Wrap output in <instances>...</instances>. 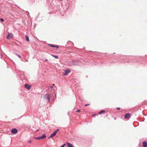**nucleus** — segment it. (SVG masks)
I'll return each instance as SVG.
<instances>
[{
	"label": "nucleus",
	"instance_id": "nucleus-1",
	"mask_svg": "<svg viewBox=\"0 0 147 147\" xmlns=\"http://www.w3.org/2000/svg\"><path fill=\"white\" fill-rule=\"evenodd\" d=\"M73 65H80L81 63V62L79 60H73Z\"/></svg>",
	"mask_w": 147,
	"mask_h": 147
},
{
	"label": "nucleus",
	"instance_id": "nucleus-2",
	"mask_svg": "<svg viewBox=\"0 0 147 147\" xmlns=\"http://www.w3.org/2000/svg\"><path fill=\"white\" fill-rule=\"evenodd\" d=\"M44 97L46 100H47V102H49L50 99V96L49 94H45L44 96Z\"/></svg>",
	"mask_w": 147,
	"mask_h": 147
},
{
	"label": "nucleus",
	"instance_id": "nucleus-3",
	"mask_svg": "<svg viewBox=\"0 0 147 147\" xmlns=\"http://www.w3.org/2000/svg\"><path fill=\"white\" fill-rule=\"evenodd\" d=\"M71 71V70L70 69H67L64 70V72L63 74L65 76H66Z\"/></svg>",
	"mask_w": 147,
	"mask_h": 147
},
{
	"label": "nucleus",
	"instance_id": "nucleus-4",
	"mask_svg": "<svg viewBox=\"0 0 147 147\" xmlns=\"http://www.w3.org/2000/svg\"><path fill=\"white\" fill-rule=\"evenodd\" d=\"M130 117V114L129 113H126L124 115V118L127 120L129 119Z\"/></svg>",
	"mask_w": 147,
	"mask_h": 147
},
{
	"label": "nucleus",
	"instance_id": "nucleus-5",
	"mask_svg": "<svg viewBox=\"0 0 147 147\" xmlns=\"http://www.w3.org/2000/svg\"><path fill=\"white\" fill-rule=\"evenodd\" d=\"M11 131L12 133L15 134L17 133L18 130L16 128H13L11 129Z\"/></svg>",
	"mask_w": 147,
	"mask_h": 147
},
{
	"label": "nucleus",
	"instance_id": "nucleus-6",
	"mask_svg": "<svg viewBox=\"0 0 147 147\" xmlns=\"http://www.w3.org/2000/svg\"><path fill=\"white\" fill-rule=\"evenodd\" d=\"M25 87L26 89L29 90L31 86L27 84H26L25 85Z\"/></svg>",
	"mask_w": 147,
	"mask_h": 147
},
{
	"label": "nucleus",
	"instance_id": "nucleus-7",
	"mask_svg": "<svg viewBox=\"0 0 147 147\" xmlns=\"http://www.w3.org/2000/svg\"><path fill=\"white\" fill-rule=\"evenodd\" d=\"M13 37V35L12 33H8L7 36V39H9L10 38H12Z\"/></svg>",
	"mask_w": 147,
	"mask_h": 147
},
{
	"label": "nucleus",
	"instance_id": "nucleus-8",
	"mask_svg": "<svg viewBox=\"0 0 147 147\" xmlns=\"http://www.w3.org/2000/svg\"><path fill=\"white\" fill-rule=\"evenodd\" d=\"M56 133L55 131H54L53 133H52L51 135L48 138L49 139L51 138H52L53 137L55 136L56 135Z\"/></svg>",
	"mask_w": 147,
	"mask_h": 147
},
{
	"label": "nucleus",
	"instance_id": "nucleus-9",
	"mask_svg": "<svg viewBox=\"0 0 147 147\" xmlns=\"http://www.w3.org/2000/svg\"><path fill=\"white\" fill-rule=\"evenodd\" d=\"M67 144L68 147H74L72 144L69 142H67Z\"/></svg>",
	"mask_w": 147,
	"mask_h": 147
},
{
	"label": "nucleus",
	"instance_id": "nucleus-10",
	"mask_svg": "<svg viewBox=\"0 0 147 147\" xmlns=\"http://www.w3.org/2000/svg\"><path fill=\"white\" fill-rule=\"evenodd\" d=\"M142 145L143 147H147V143L146 142H144L142 143Z\"/></svg>",
	"mask_w": 147,
	"mask_h": 147
},
{
	"label": "nucleus",
	"instance_id": "nucleus-11",
	"mask_svg": "<svg viewBox=\"0 0 147 147\" xmlns=\"http://www.w3.org/2000/svg\"><path fill=\"white\" fill-rule=\"evenodd\" d=\"M46 137V135L45 134H43L40 137L41 139H43Z\"/></svg>",
	"mask_w": 147,
	"mask_h": 147
},
{
	"label": "nucleus",
	"instance_id": "nucleus-12",
	"mask_svg": "<svg viewBox=\"0 0 147 147\" xmlns=\"http://www.w3.org/2000/svg\"><path fill=\"white\" fill-rule=\"evenodd\" d=\"M68 65L69 66L73 65V61H69V62H68Z\"/></svg>",
	"mask_w": 147,
	"mask_h": 147
},
{
	"label": "nucleus",
	"instance_id": "nucleus-13",
	"mask_svg": "<svg viewBox=\"0 0 147 147\" xmlns=\"http://www.w3.org/2000/svg\"><path fill=\"white\" fill-rule=\"evenodd\" d=\"M105 111H104V110H102L100 111L98 113L99 115H100L102 113H105Z\"/></svg>",
	"mask_w": 147,
	"mask_h": 147
},
{
	"label": "nucleus",
	"instance_id": "nucleus-14",
	"mask_svg": "<svg viewBox=\"0 0 147 147\" xmlns=\"http://www.w3.org/2000/svg\"><path fill=\"white\" fill-rule=\"evenodd\" d=\"M26 40L28 41H29V37L27 36H26Z\"/></svg>",
	"mask_w": 147,
	"mask_h": 147
},
{
	"label": "nucleus",
	"instance_id": "nucleus-15",
	"mask_svg": "<svg viewBox=\"0 0 147 147\" xmlns=\"http://www.w3.org/2000/svg\"><path fill=\"white\" fill-rule=\"evenodd\" d=\"M51 55L52 56L55 57L56 59H57L58 58V57L57 55Z\"/></svg>",
	"mask_w": 147,
	"mask_h": 147
},
{
	"label": "nucleus",
	"instance_id": "nucleus-16",
	"mask_svg": "<svg viewBox=\"0 0 147 147\" xmlns=\"http://www.w3.org/2000/svg\"><path fill=\"white\" fill-rule=\"evenodd\" d=\"M48 46H49L50 47H55V45H53L52 44H49L48 45Z\"/></svg>",
	"mask_w": 147,
	"mask_h": 147
},
{
	"label": "nucleus",
	"instance_id": "nucleus-17",
	"mask_svg": "<svg viewBox=\"0 0 147 147\" xmlns=\"http://www.w3.org/2000/svg\"><path fill=\"white\" fill-rule=\"evenodd\" d=\"M35 138L38 140H40L41 139L40 138V137Z\"/></svg>",
	"mask_w": 147,
	"mask_h": 147
},
{
	"label": "nucleus",
	"instance_id": "nucleus-18",
	"mask_svg": "<svg viewBox=\"0 0 147 147\" xmlns=\"http://www.w3.org/2000/svg\"><path fill=\"white\" fill-rule=\"evenodd\" d=\"M59 130V129H57L55 131H54L57 134V132Z\"/></svg>",
	"mask_w": 147,
	"mask_h": 147
},
{
	"label": "nucleus",
	"instance_id": "nucleus-19",
	"mask_svg": "<svg viewBox=\"0 0 147 147\" xmlns=\"http://www.w3.org/2000/svg\"><path fill=\"white\" fill-rule=\"evenodd\" d=\"M16 55H17L19 58H21V57L20 56V55L16 54Z\"/></svg>",
	"mask_w": 147,
	"mask_h": 147
},
{
	"label": "nucleus",
	"instance_id": "nucleus-20",
	"mask_svg": "<svg viewBox=\"0 0 147 147\" xmlns=\"http://www.w3.org/2000/svg\"><path fill=\"white\" fill-rule=\"evenodd\" d=\"M66 144H64L63 145H62V146H61L60 147H64L65 146V145Z\"/></svg>",
	"mask_w": 147,
	"mask_h": 147
},
{
	"label": "nucleus",
	"instance_id": "nucleus-21",
	"mask_svg": "<svg viewBox=\"0 0 147 147\" xmlns=\"http://www.w3.org/2000/svg\"><path fill=\"white\" fill-rule=\"evenodd\" d=\"M0 20L2 21V22H4V20L3 19V18H1L0 19Z\"/></svg>",
	"mask_w": 147,
	"mask_h": 147
},
{
	"label": "nucleus",
	"instance_id": "nucleus-22",
	"mask_svg": "<svg viewBox=\"0 0 147 147\" xmlns=\"http://www.w3.org/2000/svg\"><path fill=\"white\" fill-rule=\"evenodd\" d=\"M28 142L29 143H30L32 142V141L31 140H29L28 141Z\"/></svg>",
	"mask_w": 147,
	"mask_h": 147
},
{
	"label": "nucleus",
	"instance_id": "nucleus-23",
	"mask_svg": "<svg viewBox=\"0 0 147 147\" xmlns=\"http://www.w3.org/2000/svg\"><path fill=\"white\" fill-rule=\"evenodd\" d=\"M53 87L52 86H49V87H50V89H51L52 88H53Z\"/></svg>",
	"mask_w": 147,
	"mask_h": 147
},
{
	"label": "nucleus",
	"instance_id": "nucleus-24",
	"mask_svg": "<svg viewBox=\"0 0 147 147\" xmlns=\"http://www.w3.org/2000/svg\"><path fill=\"white\" fill-rule=\"evenodd\" d=\"M80 112V110L79 109L77 110V112Z\"/></svg>",
	"mask_w": 147,
	"mask_h": 147
},
{
	"label": "nucleus",
	"instance_id": "nucleus-25",
	"mask_svg": "<svg viewBox=\"0 0 147 147\" xmlns=\"http://www.w3.org/2000/svg\"><path fill=\"white\" fill-rule=\"evenodd\" d=\"M116 109L117 110H119L120 109V108L119 107H117V108H116Z\"/></svg>",
	"mask_w": 147,
	"mask_h": 147
},
{
	"label": "nucleus",
	"instance_id": "nucleus-26",
	"mask_svg": "<svg viewBox=\"0 0 147 147\" xmlns=\"http://www.w3.org/2000/svg\"><path fill=\"white\" fill-rule=\"evenodd\" d=\"M90 105V104H86L85 105V106H87L88 105Z\"/></svg>",
	"mask_w": 147,
	"mask_h": 147
},
{
	"label": "nucleus",
	"instance_id": "nucleus-27",
	"mask_svg": "<svg viewBox=\"0 0 147 147\" xmlns=\"http://www.w3.org/2000/svg\"><path fill=\"white\" fill-rule=\"evenodd\" d=\"M55 47H57V48H58L59 47L58 46H55Z\"/></svg>",
	"mask_w": 147,
	"mask_h": 147
},
{
	"label": "nucleus",
	"instance_id": "nucleus-28",
	"mask_svg": "<svg viewBox=\"0 0 147 147\" xmlns=\"http://www.w3.org/2000/svg\"><path fill=\"white\" fill-rule=\"evenodd\" d=\"M50 89V87H49V86L48 87V89L49 90Z\"/></svg>",
	"mask_w": 147,
	"mask_h": 147
},
{
	"label": "nucleus",
	"instance_id": "nucleus-29",
	"mask_svg": "<svg viewBox=\"0 0 147 147\" xmlns=\"http://www.w3.org/2000/svg\"><path fill=\"white\" fill-rule=\"evenodd\" d=\"M96 115V114H94V115H92V117H93V116H94V115Z\"/></svg>",
	"mask_w": 147,
	"mask_h": 147
},
{
	"label": "nucleus",
	"instance_id": "nucleus-30",
	"mask_svg": "<svg viewBox=\"0 0 147 147\" xmlns=\"http://www.w3.org/2000/svg\"><path fill=\"white\" fill-rule=\"evenodd\" d=\"M47 61V59H46L45 60V61Z\"/></svg>",
	"mask_w": 147,
	"mask_h": 147
},
{
	"label": "nucleus",
	"instance_id": "nucleus-31",
	"mask_svg": "<svg viewBox=\"0 0 147 147\" xmlns=\"http://www.w3.org/2000/svg\"><path fill=\"white\" fill-rule=\"evenodd\" d=\"M1 56H2V55H1Z\"/></svg>",
	"mask_w": 147,
	"mask_h": 147
},
{
	"label": "nucleus",
	"instance_id": "nucleus-32",
	"mask_svg": "<svg viewBox=\"0 0 147 147\" xmlns=\"http://www.w3.org/2000/svg\"><path fill=\"white\" fill-rule=\"evenodd\" d=\"M60 0V1H62L63 0Z\"/></svg>",
	"mask_w": 147,
	"mask_h": 147
}]
</instances>
